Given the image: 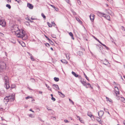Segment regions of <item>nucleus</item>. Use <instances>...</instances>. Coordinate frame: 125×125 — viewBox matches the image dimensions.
<instances>
[{"label": "nucleus", "instance_id": "nucleus-1", "mask_svg": "<svg viewBox=\"0 0 125 125\" xmlns=\"http://www.w3.org/2000/svg\"><path fill=\"white\" fill-rule=\"evenodd\" d=\"M14 27V31L13 32V34H16V36L19 38H23L25 36L26 33L22 29L20 30L17 26Z\"/></svg>", "mask_w": 125, "mask_h": 125}, {"label": "nucleus", "instance_id": "nucleus-2", "mask_svg": "<svg viewBox=\"0 0 125 125\" xmlns=\"http://www.w3.org/2000/svg\"><path fill=\"white\" fill-rule=\"evenodd\" d=\"M14 100V97L12 96H7L4 99V102L5 104H7L8 102H11Z\"/></svg>", "mask_w": 125, "mask_h": 125}, {"label": "nucleus", "instance_id": "nucleus-3", "mask_svg": "<svg viewBox=\"0 0 125 125\" xmlns=\"http://www.w3.org/2000/svg\"><path fill=\"white\" fill-rule=\"evenodd\" d=\"M9 78L7 76H5L4 77V81L5 82V87L8 89L10 87V85L9 83Z\"/></svg>", "mask_w": 125, "mask_h": 125}, {"label": "nucleus", "instance_id": "nucleus-4", "mask_svg": "<svg viewBox=\"0 0 125 125\" xmlns=\"http://www.w3.org/2000/svg\"><path fill=\"white\" fill-rule=\"evenodd\" d=\"M6 68V64L3 62L0 61V72L2 71V70Z\"/></svg>", "mask_w": 125, "mask_h": 125}, {"label": "nucleus", "instance_id": "nucleus-5", "mask_svg": "<svg viewBox=\"0 0 125 125\" xmlns=\"http://www.w3.org/2000/svg\"><path fill=\"white\" fill-rule=\"evenodd\" d=\"M105 12L108 13L111 16H114V14L112 11L109 9H106L105 10Z\"/></svg>", "mask_w": 125, "mask_h": 125}, {"label": "nucleus", "instance_id": "nucleus-6", "mask_svg": "<svg viewBox=\"0 0 125 125\" xmlns=\"http://www.w3.org/2000/svg\"><path fill=\"white\" fill-rule=\"evenodd\" d=\"M115 94L116 96H117V94H119V91L118 88L117 87H115Z\"/></svg>", "mask_w": 125, "mask_h": 125}, {"label": "nucleus", "instance_id": "nucleus-7", "mask_svg": "<svg viewBox=\"0 0 125 125\" xmlns=\"http://www.w3.org/2000/svg\"><path fill=\"white\" fill-rule=\"evenodd\" d=\"M53 88L57 90H59V89L58 85L57 84H53L52 85Z\"/></svg>", "mask_w": 125, "mask_h": 125}, {"label": "nucleus", "instance_id": "nucleus-8", "mask_svg": "<svg viewBox=\"0 0 125 125\" xmlns=\"http://www.w3.org/2000/svg\"><path fill=\"white\" fill-rule=\"evenodd\" d=\"M104 114V112L102 111H100L98 113V115L99 117L101 118Z\"/></svg>", "mask_w": 125, "mask_h": 125}, {"label": "nucleus", "instance_id": "nucleus-9", "mask_svg": "<svg viewBox=\"0 0 125 125\" xmlns=\"http://www.w3.org/2000/svg\"><path fill=\"white\" fill-rule=\"evenodd\" d=\"M94 15L93 14H91L90 16V20L92 21H94Z\"/></svg>", "mask_w": 125, "mask_h": 125}, {"label": "nucleus", "instance_id": "nucleus-10", "mask_svg": "<svg viewBox=\"0 0 125 125\" xmlns=\"http://www.w3.org/2000/svg\"><path fill=\"white\" fill-rule=\"evenodd\" d=\"M97 15L100 17H103L105 15V14L101 13L99 12H98L97 13Z\"/></svg>", "mask_w": 125, "mask_h": 125}, {"label": "nucleus", "instance_id": "nucleus-11", "mask_svg": "<svg viewBox=\"0 0 125 125\" xmlns=\"http://www.w3.org/2000/svg\"><path fill=\"white\" fill-rule=\"evenodd\" d=\"M27 6L31 9H33V6L30 3H28Z\"/></svg>", "mask_w": 125, "mask_h": 125}, {"label": "nucleus", "instance_id": "nucleus-12", "mask_svg": "<svg viewBox=\"0 0 125 125\" xmlns=\"http://www.w3.org/2000/svg\"><path fill=\"white\" fill-rule=\"evenodd\" d=\"M80 82L82 84H83V85L84 86H85V87L87 88H88V87L87 86V83L85 82H84V81H82V80H81Z\"/></svg>", "mask_w": 125, "mask_h": 125}, {"label": "nucleus", "instance_id": "nucleus-13", "mask_svg": "<svg viewBox=\"0 0 125 125\" xmlns=\"http://www.w3.org/2000/svg\"><path fill=\"white\" fill-rule=\"evenodd\" d=\"M103 17L106 18L107 20L109 21H110V17L109 16H107L105 14V15H104V16H103Z\"/></svg>", "mask_w": 125, "mask_h": 125}, {"label": "nucleus", "instance_id": "nucleus-14", "mask_svg": "<svg viewBox=\"0 0 125 125\" xmlns=\"http://www.w3.org/2000/svg\"><path fill=\"white\" fill-rule=\"evenodd\" d=\"M58 93L60 95V96L61 97H64V95L61 92L58 91Z\"/></svg>", "mask_w": 125, "mask_h": 125}, {"label": "nucleus", "instance_id": "nucleus-15", "mask_svg": "<svg viewBox=\"0 0 125 125\" xmlns=\"http://www.w3.org/2000/svg\"><path fill=\"white\" fill-rule=\"evenodd\" d=\"M77 53L80 56H82L83 54V53L81 51H78L77 52Z\"/></svg>", "mask_w": 125, "mask_h": 125}, {"label": "nucleus", "instance_id": "nucleus-16", "mask_svg": "<svg viewBox=\"0 0 125 125\" xmlns=\"http://www.w3.org/2000/svg\"><path fill=\"white\" fill-rule=\"evenodd\" d=\"M69 34L71 36L72 39L74 40V38L73 37V35L72 33L71 32H70L69 33Z\"/></svg>", "mask_w": 125, "mask_h": 125}, {"label": "nucleus", "instance_id": "nucleus-17", "mask_svg": "<svg viewBox=\"0 0 125 125\" xmlns=\"http://www.w3.org/2000/svg\"><path fill=\"white\" fill-rule=\"evenodd\" d=\"M72 74L75 77H78V75L76 74L75 72L72 71Z\"/></svg>", "mask_w": 125, "mask_h": 125}, {"label": "nucleus", "instance_id": "nucleus-18", "mask_svg": "<svg viewBox=\"0 0 125 125\" xmlns=\"http://www.w3.org/2000/svg\"><path fill=\"white\" fill-rule=\"evenodd\" d=\"M61 62L63 63L67 64L68 63L67 61L64 59H62L61 60Z\"/></svg>", "mask_w": 125, "mask_h": 125}, {"label": "nucleus", "instance_id": "nucleus-19", "mask_svg": "<svg viewBox=\"0 0 125 125\" xmlns=\"http://www.w3.org/2000/svg\"><path fill=\"white\" fill-rule=\"evenodd\" d=\"M96 120L98 122H99V123H101V119L98 117H97L96 118Z\"/></svg>", "mask_w": 125, "mask_h": 125}, {"label": "nucleus", "instance_id": "nucleus-20", "mask_svg": "<svg viewBox=\"0 0 125 125\" xmlns=\"http://www.w3.org/2000/svg\"><path fill=\"white\" fill-rule=\"evenodd\" d=\"M106 100L107 101H109V102H112V100H111V99H110L109 98L107 97H106Z\"/></svg>", "mask_w": 125, "mask_h": 125}, {"label": "nucleus", "instance_id": "nucleus-21", "mask_svg": "<svg viewBox=\"0 0 125 125\" xmlns=\"http://www.w3.org/2000/svg\"><path fill=\"white\" fill-rule=\"evenodd\" d=\"M30 58L32 61H34V59L33 58V57L32 56V54L30 53Z\"/></svg>", "mask_w": 125, "mask_h": 125}, {"label": "nucleus", "instance_id": "nucleus-22", "mask_svg": "<svg viewBox=\"0 0 125 125\" xmlns=\"http://www.w3.org/2000/svg\"><path fill=\"white\" fill-rule=\"evenodd\" d=\"M54 81L56 82H58L59 80V79L58 78L55 77L54 78Z\"/></svg>", "mask_w": 125, "mask_h": 125}, {"label": "nucleus", "instance_id": "nucleus-23", "mask_svg": "<svg viewBox=\"0 0 125 125\" xmlns=\"http://www.w3.org/2000/svg\"><path fill=\"white\" fill-rule=\"evenodd\" d=\"M121 100L122 102L125 103V99L123 97H121Z\"/></svg>", "mask_w": 125, "mask_h": 125}, {"label": "nucleus", "instance_id": "nucleus-24", "mask_svg": "<svg viewBox=\"0 0 125 125\" xmlns=\"http://www.w3.org/2000/svg\"><path fill=\"white\" fill-rule=\"evenodd\" d=\"M83 74H84V75L85 76V78L87 80H88V81H89V80L88 78L87 77V76H86V75L85 74V73H83Z\"/></svg>", "mask_w": 125, "mask_h": 125}, {"label": "nucleus", "instance_id": "nucleus-25", "mask_svg": "<svg viewBox=\"0 0 125 125\" xmlns=\"http://www.w3.org/2000/svg\"><path fill=\"white\" fill-rule=\"evenodd\" d=\"M52 45H53L54 44L53 42L51 40H50L48 41Z\"/></svg>", "mask_w": 125, "mask_h": 125}, {"label": "nucleus", "instance_id": "nucleus-26", "mask_svg": "<svg viewBox=\"0 0 125 125\" xmlns=\"http://www.w3.org/2000/svg\"><path fill=\"white\" fill-rule=\"evenodd\" d=\"M29 117L31 118H33L34 117V115L33 114H29Z\"/></svg>", "mask_w": 125, "mask_h": 125}, {"label": "nucleus", "instance_id": "nucleus-27", "mask_svg": "<svg viewBox=\"0 0 125 125\" xmlns=\"http://www.w3.org/2000/svg\"><path fill=\"white\" fill-rule=\"evenodd\" d=\"M30 80L31 82L33 83H34L35 82V80L34 79L32 78H31Z\"/></svg>", "mask_w": 125, "mask_h": 125}, {"label": "nucleus", "instance_id": "nucleus-28", "mask_svg": "<svg viewBox=\"0 0 125 125\" xmlns=\"http://www.w3.org/2000/svg\"><path fill=\"white\" fill-rule=\"evenodd\" d=\"M47 24L48 25L49 27H52V25L50 23L48 22L47 23Z\"/></svg>", "mask_w": 125, "mask_h": 125}, {"label": "nucleus", "instance_id": "nucleus-29", "mask_svg": "<svg viewBox=\"0 0 125 125\" xmlns=\"http://www.w3.org/2000/svg\"><path fill=\"white\" fill-rule=\"evenodd\" d=\"M41 15H42V17L45 19H46V17L43 13H42L41 14Z\"/></svg>", "mask_w": 125, "mask_h": 125}, {"label": "nucleus", "instance_id": "nucleus-30", "mask_svg": "<svg viewBox=\"0 0 125 125\" xmlns=\"http://www.w3.org/2000/svg\"><path fill=\"white\" fill-rule=\"evenodd\" d=\"M6 7H8L9 9H10L11 8V6L9 4H7L6 5Z\"/></svg>", "mask_w": 125, "mask_h": 125}, {"label": "nucleus", "instance_id": "nucleus-31", "mask_svg": "<svg viewBox=\"0 0 125 125\" xmlns=\"http://www.w3.org/2000/svg\"><path fill=\"white\" fill-rule=\"evenodd\" d=\"M71 11H72V12L73 13V15H76V13L73 10H71Z\"/></svg>", "mask_w": 125, "mask_h": 125}, {"label": "nucleus", "instance_id": "nucleus-32", "mask_svg": "<svg viewBox=\"0 0 125 125\" xmlns=\"http://www.w3.org/2000/svg\"><path fill=\"white\" fill-rule=\"evenodd\" d=\"M87 115L88 116H89L91 117H92V116H93L90 113H88L87 114Z\"/></svg>", "mask_w": 125, "mask_h": 125}, {"label": "nucleus", "instance_id": "nucleus-33", "mask_svg": "<svg viewBox=\"0 0 125 125\" xmlns=\"http://www.w3.org/2000/svg\"><path fill=\"white\" fill-rule=\"evenodd\" d=\"M51 119L54 120H55L56 119V118L55 117L53 116H52L51 117Z\"/></svg>", "mask_w": 125, "mask_h": 125}, {"label": "nucleus", "instance_id": "nucleus-34", "mask_svg": "<svg viewBox=\"0 0 125 125\" xmlns=\"http://www.w3.org/2000/svg\"><path fill=\"white\" fill-rule=\"evenodd\" d=\"M66 56L67 59L69 60L70 59V57H69L68 55L66 54Z\"/></svg>", "mask_w": 125, "mask_h": 125}, {"label": "nucleus", "instance_id": "nucleus-35", "mask_svg": "<svg viewBox=\"0 0 125 125\" xmlns=\"http://www.w3.org/2000/svg\"><path fill=\"white\" fill-rule=\"evenodd\" d=\"M121 29L124 31H125V29L124 27L123 26H122L121 27Z\"/></svg>", "mask_w": 125, "mask_h": 125}, {"label": "nucleus", "instance_id": "nucleus-36", "mask_svg": "<svg viewBox=\"0 0 125 125\" xmlns=\"http://www.w3.org/2000/svg\"><path fill=\"white\" fill-rule=\"evenodd\" d=\"M77 118L79 119V120H80V121L81 122H82V120H81L80 119V118L79 117V116H77Z\"/></svg>", "mask_w": 125, "mask_h": 125}, {"label": "nucleus", "instance_id": "nucleus-37", "mask_svg": "<svg viewBox=\"0 0 125 125\" xmlns=\"http://www.w3.org/2000/svg\"><path fill=\"white\" fill-rule=\"evenodd\" d=\"M76 20L78 21H80V23H82V22L80 20V19H79L78 18H76Z\"/></svg>", "mask_w": 125, "mask_h": 125}, {"label": "nucleus", "instance_id": "nucleus-38", "mask_svg": "<svg viewBox=\"0 0 125 125\" xmlns=\"http://www.w3.org/2000/svg\"><path fill=\"white\" fill-rule=\"evenodd\" d=\"M52 36L53 38H55L56 37V36L54 34H52Z\"/></svg>", "mask_w": 125, "mask_h": 125}, {"label": "nucleus", "instance_id": "nucleus-39", "mask_svg": "<svg viewBox=\"0 0 125 125\" xmlns=\"http://www.w3.org/2000/svg\"><path fill=\"white\" fill-rule=\"evenodd\" d=\"M103 46H104L106 48V49H107L108 48V47L106 46L105 44L102 43V44H101Z\"/></svg>", "mask_w": 125, "mask_h": 125}, {"label": "nucleus", "instance_id": "nucleus-40", "mask_svg": "<svg viewBox=\"0 0 125 125\" xmlns=\"http://www.w3.org/2000/svg\"><path fill=\"white\" fill-rule=\"evenodd\" d=\"M69 100L70 102H71L72 103V104H74V103H73V102L70 98L69 99Z\"/></svg>", "mask_w": 125, "mask_h": 125}, {"label": "nucleus", "instance_id": "nucleus-41", "mask_svg": "<svg viewBox=\"0 0 125 125\" xmlns=\"http://www.w3.org/2000/svg\"><path fill=\"white\" fill-rule=\"evenodd\" d=\"M30 98H32V97H30V96H28L27 97L25 98V99H27Z\"/></svg>", "mask_w": 125, "mask_h": 125}, {"label": "nucleus", "instance_id": "nucleus-42", "mask_svg": "<svg viewBox=\"0 0 125 125\" xmlns=\"http://www.w3.org/2000/svg\"><path fill=\"white\" fill-rule=\"evenodd\" d=\"M16 87V86L14 85H12L11 86V87L12 88H15Z\"/></svg>", "mask_w": 125, "mask_h": 125}, {"label": "nucleus", "instance_id": "nucleus-43", "mask_svg": "<svg viewBox=\"0 0 125 125\" xmlns=\"http://www.w3.org/2000/svg\"><path fill=\"white\" fill-rule=\"evenodd\" d=\"M77 2L79 5H80L81 4V3L80 0H77Z\"/></svg>", "mask_w": 125, "mask_h": 125}, {"label": "nucleus", "instance_id": "nucleus-44", "mask_svg": "<svg viewBox=\"0 0 125 125\" xmlns=\"http://www.w3.org/2000/svg\"><path fill=\"white\" fill-rule=\"evenodd\" d=\"M51 99L53 101H55V99L53 97H52L51 98Z\"/></svg>", "mask_w": 125, "mask_h": 125}, {"label": "nucleus", "instance_id": "nucleus-45", "mask_svg": "<svg viewBox=\"0 0 125 125\" xmlns=\"http://www.w3.org/2000/svg\"><path fill=\"white\" fill-rule=\"evenodd\" d=\"M64 121L66 123H68L69 122V121L68 120H64Z\"/></svg>", "mask_w": 125, "mask_h": 125}, {"label": "nucleus", "instance_id": "nucleus-46", "mask_svg": "<svg viewBox=\"0 0 125 125\" xmlns=\"http://www.w3.org/2000/svg\"><path fill=\"white\" fill-rule=\"evenodd\" d=\"M54 8L57 11H58V8L55 7V8Z\"/></svg>", "mask_w": 125, "mask_h": 125}, {"label": "nucleus", "instance_id": "nucleus-47", "mask_svg": "<svg viewBox=\"0 0 125 125\" xmlns=\"http://www.w3.org/2000/svg\"><path fill=\"white\" fill-rule=\"evenodd\" d=\"M45 37H46V38H47V39L48 40V41L50 40V39H49V38L47 36H45Z\"/></svg>", "mask_w": 125, "mask_h": 125}, {"label": "nucleus", "instance_id": "nucleus-48", "mask_svg": "<svg viewBox=\"0 0 125 125\" xmlns=\"http://www.w3.org/2000/svg\"><path fill=\"white\" fill-rule=\"evenodd\" d=\"M38 119L39 120H40L42 121V119H41V118H40V117H39L38 118Z\"/></svg>", "mask_w": 125, "mask_h": 125}, {"label": "nucleus", "instance_id": "nucleus-49", "mask_svg": "<svg viewBox=\"0 0 125 125\" xmlns=\"http://www.w3.org/2000/svg\"><path fill=\"white\" fill-rule=\"evenodd\" d=\"M49 5L51 6H52V7L53 8H55V6H53V5H51V4H49Z\"/></svg>", "mask_w": 125, "mask_h": 125}, {"label": "nucleus", "instance_id": "nucleus-50", "mask_svg": "<svg viewBox=\"0 0 125 125\" xmlns=\"http://www.w3.org/2000/svg\"><path fill=\"white\" fill-rule=\"evenodd\" d=\"M87 85H88L90 86V87H91V86L90 84L89 83H88L87 84Z\"/></svg>", "mask_w": 125, "mask_h": 125}, {"label": "nucleus", "instance_id": "nucleus-51", "mask_svg": "<svg viewBox=\"0 0 125 125\" xmlns=\"http://www.w3.org/2000/svg\"><path fill=\"white\" fill-rule=\"evenodd\" d=\"M16 1H17L18 3H19L21 1V0H15Z\"/></svg>", "mask_w": 125, "mask_h": 125}, {"label": "nucleus", "instance_id": "nucleus-52", "mask_svg": "<svg viewBox=\"0 0 125 125\" xmlns=\"http://www.w3.org/2000/svg\"><path fill=\"white\" fill-rule=\"evenodd\" d=\"M46 85L47 87L48 88H49L50 87L47 84H46Z\"/></svg>", "mask_w": 125, "mask_h": 125}, {"label": "nucleus", "instance_id": "nucleus-53", "mask_svg": "<svg viewBox=\"0 0 125 125\" xmlns=\"http://www.w3.org/2000/svg\"><path fill=\"white\" fill-rule=\"evenodd\" d=\"M29 110L30 111H31V112H33V113H34V112L32 111V110L31 109H30Z\"/></svg>", "mask_w": 125, "mask_h": 125}, {"label": "nucleus", "instance_id": "nucleus-54", "mask_svg": "<svg viewBox=\"0 0 125 125\" xmlns=\"http://www.w3.org/2000/svg\"><path fill=\"white\" fill-rule=\"evenodd\" d=\"M47 45H48V46H50V44H49L48 43H47L46 44V46H47Z\"/></svg>", "mask_w": 125, "mask_h": 125}, {"label": "nucleus", "instance_id": "nucleus-55", "mask_svg": "<svg viewBox=\"0 0 125 125\" xmlns=\"http://www.w3.org/2000/svg\"><path fill=\"white\" fill-rule=\"evenodd\" d=\"M42 91H39V93L40 94H42Z\"/></svg>", "mask_w": 125, "mask_h": 125}, {"label": "nucleus", "instance_id": "nucleus-56", "mask_svg": "<svg viewBox=\"0 0 125 125\" xmlns=\"http://www.w3.org/2000/svg\"><path fill=\"white\" fill-rule=\"evenodd\" d=\"M66 2L68 3H69L70 2V0H66Z\"/></svg>", "mask_w": 125, "mask_h": 125}, {"label": "nucleus", "instance_id": "nucleus-57", "mask_svg": "<svg viewBox=\"0 0 125 125\" xmlns=\"http://www.w3.org/2000/svg\"><path fill=\"white\" fill-rule=\"evenodd\" d=\"M93 37H94V39L95 40H97V38L96 37H95L93 36Z\"/></svg>", "mask_w": 125, "mask_h": 125}, {"label": "nucleus", "instance_id": "nucleus-58", "mask_svg": "<svg viewBox=\"0 0 125 125\" xmlns=\"http://www.w3.org/2000/svg\"><path fill=\"white\" fill-rule=\"evenodd\" d=\"M47 108V109L48 110H52V109H48V108Z\"/></svg>", "mask_w": 125, "mask_h": 125}, {"label": "nucleus", "instance_id": "nucleus-59", "mask_svg": "<svg viewBox=\"0 0 125 125\" xmlns=\"http://www.w3.org/2000/svg\"><path fill=\"white\" fill-rule=\"evenodd\" d=\"M105 60L106 61V62L107 63H108L109 62H108V61L106 59H105Z\"/></svg>", "mask_w": 125, "mask_h": 125}, {"label": "nucleus", "instance_id": "nucleus-60", "mask_svg": "<svg viewBox=\"0 0 125 125\" xmlns=\"http://www.w3.org/2000/svg\"><path fill=\"white\" fill-rule=\"evenodd\" d=\"M78 77L80 79H82V78L81 76H80L79 77Z\"/></svg>", "mask_w": 125, "mask_h": 125}, {"label": "nucleus", "instance_id": "nucleus-61", "mask_svg": "<svg viewBox=\"0 0 125 125\" xmlns=\"http://www.w3.org/2000/svg\"><path fill=\"white\" fill-rule=\"evenodd\" d=\"M52 24H55V23H54V22L53 21V22H52Z\"/></svg>", "mask_w": 125, "mask_h": 125}, {"label": "nucleus", "instance_id": "nucleus-62", "mask_svg": "<svg viewBox=\"0 0 125 125\" xmlns=\"http://www.w3.org/2000/svg\"><path fill=\"white\" fill-rule=\"evenodd\" d=\"M11 2V0H8V2L9 3V2Z\"/></svg>", "mask_w": 125, "mask_h": 125}, {"label": "nucleus", "instance_id": "nucleus-63", "mask_svg": "<svg viewBox=\"0 0 125 125\" xmlns=\"http://www.w3.org/2000/svg\"><path fill=\"white\" fill-rule=\"evenodd\" d=\"M53 51V48L52 47H51L50 48Z\"/></svg>", "mask_w": 125, "mask_h": 125}, {"label": "nucleus", "instance_id": "nucleus-64", "mask_svg": "<svg viewBox=\"0 0 125 125\" xmlns=\"http://www.w3.org/2000/svg\"><path fill=\"white\" fill-rule=\"evenodd\" d=\"M100 43L102 44L101 42H100L99 40L98 41Z\"/></svg>", "mask_w": 125, "mask_h": 125}]
</instances>
